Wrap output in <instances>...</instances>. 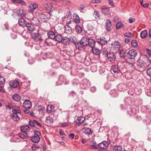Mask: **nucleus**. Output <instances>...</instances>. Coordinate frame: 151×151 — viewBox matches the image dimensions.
Returning a JSON list of instances; mask_svg holds the SVG:
<instances>
[{
    "label": "nucleus",
    "instance_id": "f257e3e1",
    "mask_svg": "<svg viewBox=\"0 0 151 151\" xmlns=\"http://www.w3.org/2000/svg\"><path fill=\"white\" fill-rule=\"evenodd\" d=\"M40 30H39L38 31V33L33 32L31 34L32 38L34 40V43L38 45V46L36 48L37 50H39L40 48L39 45L43 41L40 35Z\"/></svg>",
    "mask_w": 151,
    "mask_h": 151
},
{
    "label": "nucleus",
    "instance_id": "f03ea898",
    "mask_svg": "<svg viewBox=\"0 0 151 151\" xmlns=\"http://www.w3.org/2000/svg\"><path fill=\"white\" fill-rule=\"evenodd\" d=\"M47 35L48 37L49 38L51 39L52 40V41H50V42L49 39H46L44 41L45 44L47 46H51L52 45H55L56 44H53L52 42L54 40V39H55V35L54 32L52 31H50L48 32Z\"/></svg>",
    "mask_w": 151,
    "mask_h": 151
},
{
    "label": "nucleus",
    "instance_id": "7ed1b4c3",
    "mask_svg": "<svg viewBox=\"0 0 151 151\" xmlns=\"http://www.w3.org/2000/svg\"><path fill=\"white\" fill-rule=\"evenodd\" d=\"M13 113L11 114L12 118L14 121H17L20 119L19 116L21 115V112L19 111H17L15 109L12 110Z\"/></svg>",
    "mask_w": 151,
    "mask_h": 151
},
{
    "label": "nucleus",
    "instance_id": "20e7f679",
    "mask_svg": "<svg viewBox=\"0 0 151 151\" xmlns=\"http://www.w3.org/2000/svg\"><path fill=\"white\" fill-rule=\"evenodd\" d=\"M111 73L113 71L115 73L114 76L115 77L117 78L119 76H120L122 75L120 69L118 65H113L112 67V69L111 70Z\"/></svg>",
    "mask_w": 151,
    "mask_h": 151
},
{
    "label": "nucleus",
    "instance_id": "39448f33",
    "mask_svg": "<svg viewBox=\"0 0 151 151\" xmlns=\"http://www.w3.org/2000/svg\"><path fill=\"white\" fill-rule=\"evenodd\" d=\"M121 46L119 42L115 41L113 42L111 44H109V47L112 50H118L119 49Z\"/></svg>",
    "mask_w": 151,
    "mask_h": 151
},
{
    "label": "nucleus",
    "instance_id": "423d86ee",
    "mask_svg": "<svg viewBox=\"0 0 151 151\" xmlns=\"http://www.w3.org/2000/svg\"><path fill=\"white\" fill-rule=\"evenodd\" d=\"M40 14L42 21L44 22H47L48 19V13L47 12H41Z\"/></svg>",
    "mask_w": 151,
    "mask_h": 151
},
{
    "label": "nucleus",
    "instance_id": "0eeeda50",
    "mask_svg": "<svg viewBox=\"0 0 151 151\" xmlns=\"http://www.w3.org/2000/svg\"><path fill=\"white\" fill-rule=\"evenodd\" d=\"M108 146V144L106 141L103 142L98 145L99 150L101 151H105Z\"/></svg>",
    "mask_w": 151,
    "mask_h": 151
},
{
    "label": "nucleus",
    "instance_id": "6e6552de",
    "mask_svg": "<svg viewBox=\"0 0 151 151\" xmlns=\"http://www.w3.org/2000/svg\"><path fill=\"white\" fill-rule=\"evenodd\" d=\"M137 54L136 51L134 49L129 50L127 52V55L128 57L131 59H134Z\"/></svg>",
    "mask_w": 151,
    "mask_h": 151
},
{
    "label": "nucleus",
    "instance_id": "1a4fd4ad",
    "mask_svg": "<svg viewBox=\"0 0 151 151\" xmlns=\"http://www.w3.org/2000/svg\"><path fill=\"white\" fill-rule=\"evenodd\" d=\"M107 57L108 60L110 62L114 61L116 59V56L114 52H111L107 53Z\"/></svg>",
    "mask_w": 151,
    "mask_h": 151
},
{
    "label": "nucleus",
    "instance_id": "9d476101",
    "mask_svg": "<svg viewBox=\"0 0 151 151\" xmlns=\"http://www.w3.org/2000/svg\"><path fill=\"white\" fill-rule=\"evenodd\" d=\"M137 65L142 70L145 69L146 67L145 62L142 60H139L137 62Z\"/></svg>",
    "mask_w": 151,
    "mask_h": 151
},
{
    "label": "nucleus",
    "instance_id": "9b49d317",
    "mask_svg": "<svg viewBox=\"0 0 151 151\" xmlns=\"http://www.w3.org/2000/svg\"><path fill=\"white\" fill-rule=\"evenodd\" d=\"M101 9L102 13L105 15H110V11L109 8L106 6H103L101 7Z\"/></svg>",
    "mask_w": 151,
    "mask_h": 151
},
{
    "label": "nucleus",
    "instance_id": "f8f14e48",
    "mask_svg": "<svg viewBox=\"0 0 151 151\" xmlns=\"http://www.w3.org/2000/svg\"><path fill=\"white\" fill-rule=\"evenodd\" d=\"M37 4L35 3L30 4L29 6V11L30 12H33L34 10L38 8Z\"/></svg>",
    "mask_w": 151,
    "mask_h": 151
},
{
    "label": "nucleus",
    "instance_id": "ddd939ff",
    "mask_svg": "<svg viewBox=\"0 0 151 151\" xmlns=\"http://www.w3.org/2000/svg\"><path fill=\"white\" fill-rule=\"evenodd\" d=\"M88 39L85 37H83L80 41V44L83 47L86 46L88 45Z\"/></svg>",
    "mask_w": 151,
    "mask_h": 151
},
{
    "label": "nucleus",
    "instance_id": "4468645a",
    "mask_svg": "<svg viewBox=\"0 0 151 151\" xmlns=\"http://www.w3.org/2000/svg\"><path fill=\"white\" fill-rule=\"evenodd\" d=\"M19 84V82L17 80H13L9 82V84L11 87L14 88H16Z\"/></svg>",
    "mask_w": 151,
    "mask_h": 151
},
{
    "label": "nucleus",
    "instance_id": "2eb2a0df",
    "mask_svg": "<svg viewBox=\"0 0 151 151\" xmlns=\"http://www.w3.org/2000/svg\"><path fill=\"white\" fill-rule=\"evenodd\" d=\"M32 106L31 102L29 100H26L23 103V107L27 109H29Z\"/></svg>",
    "mask_w": 151,
    "mask_h": 151
},
{
    "label": "nucleus",
    "instance_id": "dca6fc26",
    "mask_svg": "<svg viewBox=\"0 0 151 151\" xmlns=\"http://www.w3.org/2000/svg\"><path fill=\"white\" fill-rule=\"evenodd\" d=\"M43 5L44 7L47 10H50L52 8V5L51 3L47 1L44 3Z\"/></svg>",
    "mask_w": 151,
    "mask_h": 151
},
{
    "label": "nucleus",
    "instance_id": "f3484780",
    "mask_svg": "<svg viewBox=\"0 0 151 151\" xmlns=\"http://www.w3.org/2000/svg\"><path fill=\"white\" fill-rule=\"evenodd\" d=\"M97 41L98 43L102 45L107 43V41L104 37H101L97 39Z\"/></svg>",
    "mask_w": 151,
    "mask_h": 151
},
{
    "label": "nucleus",
    "instance_id": "a211bd4d",
    "mask_svg": "<svg viewBox=\"0 0 151 151\" xmlns=\"http://www.w3.org/2000/svg\"><path fill=\"white\" fill-rule=\"evenodd\" d=\"M11 141L13 142H19L21 141V139L19 137V134L15 135L11 139Z\"/></svg>",
    "mask_w": 151,
    "mask_h": 151
},
{
    "label": "nucleus",
    "instance_id": "6ab92c4d",
    "mask_svg": "<svg viewBox=\"0 0 151 151\" xmlns=\"http://www.w3.org/2000/svg\"><path fill=\"white\" fill-rule=\"evenodd\" d=\"M26 26L27 29L29 31L33 32L35 29V26L30 23H27L26 24Z\"/></svg>",
    "mask_w": 151,
    "mask_h": 151
},
{
    "label": "nucleus",
    "instance_id": "aec40b11",
    "mask_svg": "<svg viewBox=\"0 0 151 151\" xmlns=\"http://www.w3.org/2000/svg\"><path fill=\"white\" fill-rule=\"evenodd\" d=\"M105 24L106 30L109 32L111 29V21L109 19L106 20Z\"/></svg>",
    "mask_w": 151,
    "mask_h": 151
},
{
    "label": "nucleus",
    "instance_id": "412c9836",
    "mask_svg": "<svg viewBox=\"0 0 151 151\" xmlns=\"http://www.w3.org/2000/svg\"><path fill=\"white\" fill-rule=\"evenodd\" d=\"M85 120V118L81 116L78 117L77 119L75 120V122L77 124H81Z\"/></svg>",
    "mask_w": 151,
    "mask_h": 151
},
{
    "label": "nucleus",
    "instance_id": "4be33fe9",
    "mask_svg": "<svg viewBox=\"0 0 151 151\" xmlns=\"http://www.w3.org/2000/svg\"><path fill=\"white\" fill-rule=\"evenodd\" d=\"M20 139H26L28 137L27 133L21 132L18 133Z\"/></svg>",
    "mask_w": 151,
    "mask_h": 151
},
{
    "label": "nucleus",
    "instance_id": "5701e85b",
    "mask_svg": "<svg viewBox=\"0 0 151 151\" xmlns=\"http://www.w3.org/2000/svg\"><path fill=\"white\" fill-rule=\"evenodd\" d=\"M20 129L21 132L27 133L29 130V127L27 125L21 127Z\"/></svg>",
    "mask_w": 151,
    "mask_h": 151
},
{
    "label": "nucleus",
    "instance_id": "b1692460",
    "mask_svg": "<svg viewBox=\"0 0 151 151\" xmlns=\"http://www.w3.org/2000/svg\"><path fill=\"white\" fill-rule=\"evenodd\" d=\"M65 79L63 76H60L58 79V81L57 83V85H59L63 84V82L65 81Z\"/></svg>",
    "mask_w": 151,
    "mask_h": 151
},
{
    "label": "nucleus",
    "instance_id": "393cba45",
    "mask_svg": "<svg viewBox=\"0 0 151 151\" xmlns=\"http://www.w3.org/2000/svg\"><path fill=\"white\" fill-rule=\"evenodd\" d=\"M31 140L34 143H38L40 140V137H37L35 135L32 136L31 138Z\"/></svg>",
    "mask_w": 151,
    "mask_h": 151
},
{
    "label": "nucleus",
    "instance_id": "a878e982",
    "mask_svg": "<svg viewBox=\"0 0 151 151\" xmlns=\"http://www.w3.org/2000/svg\"><path fill=\"white\" fill-rule=\"evenodd\" d=\"M12 1L13 3L21 4L24 6L26 4V2L22 0H12Z\"/></svg>",
    "mask_w": 151,
    "mask_h": 151
},
{
    "label": "nucleus",
    "instance_id": "bb28decb",
    "mask_svg": "<svg viewBox=\"0 0 151 151\" xmlns=\"http://www.w3.org/2000/svg\"><path fill=\"white\" fill-rule=\"evenodd\" d=\"M88 40V45H89V46L93 48L94 47L95 44V41L92 39H89Z\"/></svg>",
    "mask_w": 151,
    "mask_h": 151
},
{
    "label": "nucleus",
    "instance_id": "cd10ccee",
    "mask_svg": "<svg viewBox=\"0 0 151 151\" xmlns=\"http://www.w3.org/2000/svg\"><path fill=\"white\" fill-rule=\"evenodd\" d=\"M63 38L60 35H57L55 36V39L56 41L58 42H60L63 40Z\"/></svg>",
    "mask_w": 151,
    "mask_h": 151
},
{
    "label": "nucleus",
    "instance_id": "c85d7f7f",
    "mask_svg": "<svg viewBox=\"0 0 151 151\" xmlns=\"http://www.w3.org/2000/svg\"><path fill=\"white\" fill-rule=\"evenodd\" d=\"M65 33L70 34L71 32L72 29L68 25H67L65 26Z\"/></svg>",
    "mask_w": 151,
    "mask_h": 151
},
{
    "label": "nucleus",
    "instance_id": "c756f323",
    "mask_svg": "<svg viewBox=\"0 0 151 151\" xmlns=\"http://www.w3.org/2000/svg\"><path fill=\"white\" fill-rule=\"evenodd\" d=\"M21 96L17 94H14L12 96V99L16 101H19L21 99Z\"/></svg>",
    "mask_w": 151,
    "mask_h": 151
},
{
    "label": "nucleus",
    "instance_id": "7c9ffc66",
    "mask_svg": "<svg viewBox=\"0 0 151 151\" xmlns=\"http://www.w3.org/2000/svg\"><path fill=\"white\" fill-rule=\"evenodd\" d=\"M92 51L93 54L97 55H99L101 52L100 50L97 48H93Z\"/></svg>",
    "mask_w": 151,
    "mask_h": 151
},
{
    "label": "nucleus",
    "instance_id": "2f4dec72",
    "mask_svg": "<svg viewBox=\"0 0 151 151\" xmlns=\"http://www.w3.org/2000/svg\"><path fill=\"white\" fill-rule=\"evenodd\" d=\"M73 20L74 22L76 23H79L80 19L79 16L76 14L73 15Z\"/></svg>",
    "mask_w": 151,
    "mask_h": 151
},
{
    "label": "nucleus",
    "instance_id": "473e14b6",
    "mask_svg": "<svg viewBox=\"0 0 151 151\" xmlns=\"http://www.w3.org/2000/svg\"><path fill=\"white\" fill-rule=\"evenodd\" d=\"M147 35V32L146 30L142 31L140 33V37L142 39H144Z\"/></svg>",
    "mask_w": 151,
    "mask_h": 151
},
{
    "label": "nucleus",
    "instance_id": "72a5a7b5",
    "mask_svg": "<svg viewBox=\"0 0 151 151\" xmlns=\"http://www.w3.org/2000/svg\"><path fill=\"white\" fill-rule=\"evenodd\" d=\"M55 107L52 105H50L47 106V111L48 112H53L55 110Z\"/></svg>",
    "mask_w": 151,
    "mask_h": 151
},
{
    "label": "nucleus",
    "instance_id": "f704fd0d",
    "mask_svg": "<svg viewBox=\"0 0 151 151\" xmlns=\"http://www.w3.org/2000/svg\"><path fill=\"white\" fill-rule=\"evenodd\" d=\"M25 20L22 18H20L18 21V23L21 26H24L25 25Z\"/></svg>",
    "mask_w": 151,
    "mask_h": 151
},
{
    "label": "nucleus",
    "instance_id": "c9c22d12",
    "mask_svg": "<svg viewBox=\"0 0 151 151\" xmlns=\"http://www.w3.org/2000/svg\"><path fill=\"white\" fill-rule=\"evenodd\" d=\"M124 27V25L123 23L120 22H118L116 24V28L117 29H119Z\"/></svg>",
    "mask_w": 151,
    "mask_h": 151
},
{
    "label": "nucleus",
    "instance_id": "e433bc0d",
    "mask_svg": "<svg viewBox=\"0 0 151 151\" xmlns=\"http://www.w3.org/2000/svg\"><path fill=\"white\" fill-rule=\"evenodd\" d=\"M114 151H122V148L119 145H116L114 147Z\"/></svg>",
    "mask_w": 151,
    "mask_h": 151
},
{
    "label": "nucleus",
    "instance_id": "4c0bfd02",
    "mask_svg": "<svg viewBox=\"0 0 151 151\" xmlns=\"http://www.w3.org/2000/svg\"><path fill=\"white\" fill-rule=\"evenodd\" d=\"M84 133L88 135H91L92 134L91 129L89 128H86L84 131Z\"/></svg>",
    "mask_w": 151,
    "mask_h": 151
},
{
    "label": "nucleus",
    "instance_id": "58836bf2",
    "mask_svg": "<svg viewBox=\"0 0 151 151\" xmlns=\"http://www.w3.org/2000/svg\"><path fill=\"white\" fill-rule=\"evenodd\" d=\"M69 38L66 37H63L62 42L64 44L66 45L69 44Z\"/></svg>",
    "mask_w": 151,
    "mask_h": 151
},
{
    "label": "nucleus",
    "instance_id": "ea45409f",
    "mask_svg": "<svg viewBox=\"0 0 151 151\" xmlns=\"http://www.w3.org/2000/svg\"><path fill=\"white\" fill-rule=\"evenodd\" d=\"M17 13L20 16L22 17H24L25 16V13L22 10L20 9L18 10Z\"/></svg>",
    "mask_w": 151,
    "mask_h": 151
},
{
    "label": "nucleus",
    "instance_id": "a19ab883",
    "mask_svg": "<svg viewBox=\"0 0 151 151\" xmlns=\"http://www.w3.org/2000/svg\"><path fill=\"white\" fill-rule=\"evenodd\" d=\"M126 54V52L125 50H122L120 51L119 55L121 58H124Z\"/></svg>",
    "mask_w": 151,
    "mask_h": 151
},
{
    "label": "nucleus",
    "instance_id": "79ce46f5",
    "mask_svg": "<svg viewBox=\"0 0 151 151\" xmlns=\"http://www.w3.org/2000/svg\"><path fill=\"white\" fill-rule=\"evenodd\" d=\"M46 121L50 124H52L53 122V119L50 116H48L47 117Z\"/></svg>",
    "mask_w": 151,
    "mask_h": 151
},
{
    "label": "nucleus",
    "instance_id": "37998d69",
    "mask_svg": "<svg viewBox=\"0 0 151 151\" xmlns=\"http://www.w3.org/2000/svg\"><path fill=\"white\" fill-rule=\"evenodd\" d=\"M69 41L74 43H76L77 41L76 37L74 36H70L69 38Z\"/></svg>",
    "mask_w": 151,
    "mask_h": 151
},
{
    "label": "nucleus",
    "instance_id": "c03bdc74",
    "mask_svg": "<svg viewBox=\"0 0 151 151\" xmlns=\"http://www.w3.org/2000/svg\"><path fill=\"white\" fill-rule=\"evenodd\" d=\"M131 44L132 46L134 47H136L138 46L136 40H132V41Z\"/></svg>",
    "mask_w": 151,
    "mask_h": 151
},
{
    "label": "nucleus",
    "instance_id": "a18cd8bd",
    "mask_svg": "<svg viewBox=\"0 0 151 151\" xmlns=\"http://www.w3.org/2000/svg\"><path fill=\"white\" fill-rule=\"evenodd\" d=\"M110 93L114 97L117 96V94L115 90H113L110 91Z\"/></svg>",
    "mask_w": 151,
    "mask_h": 151
},
{
    "label": "nucleus",
    "instance_id": "49530a36",
    "mask_svg": "<svg viewBox=\"0 0 151 151\" xmlns=\"http://www.w3.org/2000/svg\"><path fill=\"white\" fill-rule=\"evenodd\" d=\"M76 31L78 33H80L82 31L81 28L79 25H77L76 27Z\"/></svg>",
    "mask_w": 151,
    "mask_h": 151
},
{
    "label": "nucleus",
    "instance_id": "de8ad7c7",
    "mask_svg": "<svg viewBox=\"0 0 151 151\" xmlns=\"http://www.w3.org/2000/svg\"><path fill=\"white\" fill-rule=\"evenodd\" d=\"M94 14L95 16V18L98 19H100V16L99 13V12L96 10H95L94 12Z\"/></svg>",
    "mask_w": 151,
    "mask_h": 151
},
{
    "label": "nucleus",
    "instance_id": "09e8293b",
    "mask_svg": "<svg viewBox=\"0 0 151 151\" xmlns=\"http://www.w3.org/2000/svg\"><path fill=\"white\" fill-rule=\"evenodd\" d=\"M124 35L125 37H132L133 36V34L130 32H127L125 33Z\"/></svg>",
    "mask_w": 151,
    "mask_h": 151
},
{
    "label": "nucleus",
    "instance_id": "8fccbe9b",
    "mask_svg": "<svg viewBox=\"0 0 151 151\" xmlns=\"http://www.w3.org/2000/svg\"><path fill=\"white\" fill-rule=\"evenodd\" d=\"M72 83L73 85H77L79 83V81L78 79H75L72 81Z\"/></svg>",
    "mask_w": 151,
    "mask_h": 151
},
{
    "label": "nucleus",
    "instance_id": "3c124183",
    "mask_svg": "<svg viewBox=\"0 0 151 151\" xmlns=\"http://www.w3.org/2000/svg\"><path fill=\"white\" fill-rule=\"evenodd\" d=\"M33 132L35 135L37 136V137H40L41 135L40 132L39 131L35 130H34Z\"/></svg>",
    "mask_w": 151,
    "mask_h": 151
},
{
    "label": "nucleus",
    "instance_id": "603ef678",
    "mask_svg": "<svg viewBox=\"0 0 151 151\" xmlns=\"http://www.w3.org/2000/svg\"><path fill=\"white\" fill-rule=\"evenodd\" d=\"M147 73L148 76L151 77V68H150L147 70Z\"/></svg>",
    "mask_w": 151,
    "mask_h": 151
},
{
    "label": "nucleus",
    "instance_id": "864d4df0",
    "mask_svg": "<svg viewBox=\"0 0 151 151\" xmlns=\"http://www.w3.org/2000/svg\"><path fill=\"white\" fill-rule=\"evenodd\" d=\"M93 144L94 145H90L89 146V148L90 149H97V147L95 145L96 144V142H94L93 143Z\"/></svg>",
    "mask_w": 151,
    "mask_h": 151
},
{
    "label": "nucleus",
    "instance_id": "5fc2aeb1",
    "mask_svg": "<svg viewBox=\"0 0 151 151\" xmlns=\"http://www.w3.org/2000/svg\"><path fill=\"white\" fill-rule=\"evenodd\" d=\"M76 46L78 49H80L83 47V46L81 45V44H80V42L76 43Z\"/></svg>",
    "mask_w": 151,
    "mask_h": 151
},
{
    "label": "nucleus",
    "instance_id": "6e6d98bb",
    "mask_svg": "<svg viewBox=\"0 0 151 151\" xmlns=\"http://www.w3.org/2000/svg\"><path fill=\"white\" fill-rule=\"evenodd\" d=\"M146 64V67L147 66H150L151 65V60L150 59H147L145 62Z\"/></svg>",
    "mask_w": 151,
    "mask_h": 151
},
{
    "label": "nucleus",
    "instance_id": "4d7b16f0",
    "mask_svg": "<svg viewBox=\"0 0 151 151\" xmlns=\"http://www.w3.org/2000/svg\"><path fill=\"white\" fill-rule=\"evenodd\" d=\"M38 111L40 112H42L43 110L45 109L44 107L42 106H40L38 107Z\"/></svg>",
    "mask_w": 151,
    "mask_h": 151
},
{
    "label": "nucleus",
    "instance_id": "13d9d810",
    "mask_svg": "<svg viewBox=\"0 0 151 151\" xmlns=\"http://www.w3.org/2000/svg\"><path fill=\"white\" fill-rule=\"evenodd\" d=\"M5 81V80L4 77L0 76V84H3Z\"/></svg>",
    "mask_w": 151,
    "mask_h": 151
},
{
    "label": "nucleus",
    "instance_id": "bf43d9fd",
    "mask_svg": "<svg viewBox=\"0 0 151 151\" xmlns=\"http://www.w3.org/2000/svg\"><path fill=\"white\" fill-rule=\"evenodd\" d=\"M87 28L89 30H92L93 29V27L91 24H88L87 25Z\"/></svg>",
    "mask_w": 151,
    "mask_h": 151
},
{
    "label": "nucleus",
    "instance_id": "052dcab7",
    "mask_svg": "<svg viewBox=\"0 0 151 151\" xmlns=\"http://www.w3.org/2000/svg\"><path fill=\"white\" fill-rule=\"evenodd\" d=\"M29 125L32 127H35V122H34V120L33 121H32V120H30L29 121Z\"/></svg>",
    "mask_w": 151,
    "mask_h": 151
},
{
    "label": "nucleus",
    "instance_id": "680f3d73",
    "mask_svg": "<svg viewBox=\"0 0 151 151\" xmlns=\"http://www.w3.org/2000/svg\"><path fill=\"white\" fill-rule=\"evenodd\" d=\"M90 69L92 72H94L96 71L97 70V67L96 66H92L91 67Z\"/></svg>",
    "mask_w": 151,
    "mask_h": 151
},
{
    "label": "nucleus",
    "instance_id": "e2e57ef3",
    "mask_svg": "<svg viewBox=\"0 0 151 151\" xmlns=\"http://www.w3.org/2000/svg\"><path fill=\"white\" fill-rule=\"evenodd\" d=\"M101 0H91L90 2L92 3H98L101 1Z\"/></svg>",
    "mask_w": 151,
    "mask_h": 151
},
{
    "label": "nucleus",
    "instance_id": "0e129e2a",
    "mask_svg": "<svg viewBox=\"0 0 151 151\" xmlns=\"http://www.w3.org/2000/svg\"><path fill=\"white\" fill-rule=\"evenodd\" d=\"M34 122H35V124H36L37 126L38 127H41V124L37 120H34Z\"/></svg>",
    "mask_w": 151,
    "mask_h": 151
},
{
    "label": "nucleus",
    "instance_id": "69168bd1",
    "mask_svg": "<svg viewBox=\"0 0 151 151\" xmlns=\"http://www.w3.org/2000/svg\"><path fill=\"white\" fill-rule=\"evenodd\" d=\"M69 95L70 96H76V93L74 91H72L70 93Z\"/></svg>",
    "mask_w": 151,
    "mask_h": 151
},
{
    "label": "nucleus",
    "instance_id": "338daca9",
    "mask_svg": "<svg viewBox=\"0 0 151 151\" xmlns=\"http://www.w3.org/2000/svg\"><path fill=\"white\" fill-rule=\"evenodd\" d=\"M33 21H35L36 22L35 23V22H33V23H34V24H35V25H37V23H38L39 22V20L36 18H33Z\"/></svg>",
    "mask_w": 151,
    "mask_h": 151
},
{
    "label": "nucleus",
    "instance_id": "774afa93",
    "mask_svg": "<svg viewBox=\"0 0 151 151\" xmlns=\"http://www.w3.org/2000/svg\"><path fill=\"white\" fill-rule=\"evenodd\" d=\"M90 90L92 92H94L96 91V88L95 87H92L90 88Z\"/></svg>",
    "mask_w": 151,
    "mask_h": 151
}]
</instances>
